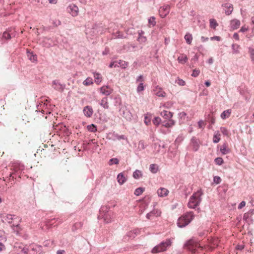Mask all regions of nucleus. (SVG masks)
Returning a JSON list of instances; mask_svg holds the SVG:
<instances>
[{"label":"nucleus","mask_w":254,"mask_h":254,"mask_svg":"<svg viewBox=\"0 0 254 254\" xmlns=\"http://www.w3.org/2000/svg\"><path fill=\"white\" fill-rule=\"evenodd\" d=\"M172 240L170 239H166L154 247L151 250V253L152 254H157L165 252L167 251L168 248L172 246Z\"/></svg>","instance_id":"obj_1"},{"label":"nucleus","mask_w":254,"mask_h":254,"mask_svg":"<svg viewBox=\"0 0 254 254\" xmlns=\"http://www.w3.org/2000/svg\"><path fill=\"white\" fill-rule=\"evenodd\" d=\"M194 215L192 212H188L178 219V226L181 228L185 227L192 221Z\"/></svg>","instance_id":"obj_2"},{"label":"nucleus","mask_w":254,"mask_h":254,"mask_svg":"<svg viewBox=\"0 0 254 254\" xmlns=\"http://www.w3.org/2000/svg\"><path fill=\"white\" fill-rule=\"evenodd\" d=\"M202 192L201 190H198L197 192L194 193L190 197L188 203V206L190 208H194L199 205L201 200V196Z\"/></svg>","instance_id":"obj_3"},{"label":"nucleus","mask_w":254,"mask_h":254,"mask_svg":"<svg viewBox=\"0 0 254 254\" xmlns=\"http://www.w3.org/2000/svg\"><path fill=\"white\" fill-rule=\"evenodd\" d=\"M185 247L194 254L198 253L199 250H202V247L200 246V245L192 239L190 240L185 244Z\"/></svg>","instance_id":"obj_4"},{"label":"nucleus","mask_w":254,"mask_h":254,"mask_svg":"<svg viewBox=\"0 0 254 254\" xmlns=\"http://www.w3.org/2000/svg\"><path fill=\"white\" fill-rule=\"evenodd\" d=\"M4 221L9 223H12L13 226H18L21 221V219L18 216L11 214H7L3 217Z\"/></svg>","instance_id":"obj_5"},{"label":"nucleus","mask_w":254,"mask_h":254,"mask_svg":"<svg viewBox=\"0 0 254 254\" xmlns=\"http://www.w3.org/2000/svg\"><path fill=\"white\" fill-rule=\"evenodd\" d=\"M170 6L168 4H165L161 6L159 9V13L162 18L165 17L169 13Z\"/></svg>","instance_id":"obj_6"},{"label":"nucleus","mask_w":254,"mask_h":254,"mask_svg":"<svg viewBox=\"0 0 254 254\" xmlns=\"http://www.w3.org/2000/svg\"><path fill=\"white\" fill-rule=\"evenodd\" d=\"M161 212L158 209H153L152 211L147 213L146 218L149 220H152L155 217H159L161 215Z\"/></svg>","instance_id":"obj_7"},{"label":"nucleus","mask_w":254,"mask_h":254,"mask_svg":"<svg viewBox=\"0 0 254 254\" xmlns=\"http://www.w3.org/2000/svg\"><path fill=\"white\" fill-rule=\"evenodd\" d=\"M98 90L100 91L102 94L105 95L106 96H109L113 92V89L109 86H103L99 88Z\"/></svg>","instance_id":"obj_8"},{"label":"nucleus","mask_w":254,"mask_h":254,"mask_svg":"<svg viewBox=\"0 0 254 254\" xmlns=\"http://www.w3.org/2000/svg\"><path fill=\"white\" fill-rule=\"evenodd\" d=\"M67 11L73 16L77 15L78 12V8L74 4H70L67 8Z\"/></svg>","instance_id":"obj_9"},{"label":"nucleus","mask_w":254,"mask_h":254,"mask_svg":"<svg viewBox=\"0 0 254 254\" xmlns=\"http://www.w3.org/2000/svg\"><path fill=\"white\" fill-rule=\"evenodd\" d=\"M222 6L224 7L225 13L227 15H230L233 11V5L231 3H226L223 4Z\"/></svg>","instance_id":"obj_10"},{"label":"nucleus","mask_w":254,"mask_h":254,"mask_svg":"<svg viewBox=\"0 0 254 254\" xmlns=\"http://www.w3.org/2000/svg\"><path fill=\"white\" fill-rule=\"evenodd\" d=\"M15 248H16V249H17V251L21 252L23 254H35L34 252H31V251H30L28 247L24 246L23 245H21L18 247L15 246Z\"/></svg>","instance_id":"obj_11"},{"label":"nucleus","mask_w":254,"mask_h":254,"mask_svg":"<svg viewBox=\"0 0 254 254\" xmlns=\"http://www.w3.org/2000/svg\"><path fill=\"white\" fill-rule=\"evenodd\" d=\"M154 94L158 97H164L166 96V93L163 90L162 88L158 85L156 86L153 89Z\"/></svg>","instance_id":"obj_12"},{"label":"nucleus","mask_w":254,"mask_h":254,"mask_svg":"<svg viewBox=\"0 0 254 254\" xmlns=\"http://www.w3.org/2000/svg\"><path fill=\"white\" fill-rule=\"evenodd\" d=\"M115 217V215L113 212H110L105 214L104 217V220L105 223H109L112 222Z\"/></svg>","instance_id":"obj_13"},{"label":"nucleus","mask_w":254,"mask_h":254,"mask_svg":"<svg viewBox=\"0 0 254 254\" xmlns=\"http://www.w3.org/2000/svg\"><path fill=\"white\" fill-rule=\"evenodd\" d=\"M83 113L86 117L90 118L93 114V110L91 107L87 106L84 108Z\"/></svg>","instance_id":"obj_14"},{"label":"nucleus","mask_w":254,"mask_h":254,"mask_svg":"<svg viewBox=\"0 0 254 254\" xmlns=\"http://www.w3.org/2000/svg\"><path fill=\"white\" fill-rule=\"evenodd\" d=\"M241 25V22L239 20L234 19L230 21V27L233 30L237 29Z\"/></svg>","instance_id":"obj_15"},{"label":"nucleus","mask_w":254,"mask_h":254,"mask_svg":"<svg viewBox=\"0 0 254 254\" xmlns=\"http://www.w3.org/2000/svg\"><path fill=\"white\" fill-rule=\"evenodd\" d=\"M160 115L166 120H172L173 114L170 112L164 110L161 112Z\"/></svg>","instance_id":"obj_16"},{"label":"nucleus","mask_w":254,"mask_h":254,"mask_svg":"<svg viewBox=\"0 0 254 254\" xmlns=\"http://www.w3.org/2000/svg\"><path fill=\"white\" fill-rule=\"evenodd\" d=\"M169 193V190L165 188H161L157 190V194L160 197H164L167 196Z\"/></svg>","instance_id":"obj_17"},{"label":"nucleus","mask_w":254,"mask_h":254,"mask_svg":"<svg viewBox=\"0 0 254 254\" xmlns=\"http://www.w3.org/2000/svg\"><path fill=\"white\" fill-rule=\"evenodd\" d=\"M93 76L94 77V80L95 82L97 84L99 85L101 83V82L102 81V76L101 75L100 73L96 72H94L93 73Z\"/></svg>","instance_id":"obj_18"},{"label":"nucleus","mask_w":254,"mask_h":254,"mask_svg":"<svg viewBox=\"0 0 254 254\" xmlns=\"http://www.w3.org/2000/svg\"><path fill=\"white\" fill-rule=\"evenodd\" d=\"M177 60L179 63L184 64L188 62V58L187 55L183 54L180 55Z\"/></svg>","instance_id":"obj_19"},{"label":"nucleus","mask_w":254,"mask_h":254,"mask_svg":"<svg viewBox=\"0 0 254 254\" xmlns=\"http://www.w3.org/2000/svg\"><path fill=\"white\" fill-rule=\"evenodd\" d=\"M175 124L173 120H169L168 122L164 121L162 123V126L165 127L169 128L172 127Z\"/></svg>","instance_id":"obj_20"},{"label":"nucleus","mask_w":254,"mask_h":254,"mask_svg":"<svg viewBox=\"0 0 254 254\" xmlns=\"http://www.w3.org/2000/svg\"><path fill=\"white\" fill-rule=\"evenodd\" d=\"M53 87L55 89L61 91H62L64 89V87L62 86V85L56 81H54L53 82Z\"/></svg>","instance_id":"obj_21"},{"label":"nucleus","mask_w":254,"mask_h":254,"mask_svg":"<svg viewBox=\"0 0 254 254\" xmlns=\"http://www.w3.org/2000/svg\"><path fill=\"white\" fill-rule=\"evenodd\" d=\"M117 180L120 185H122L126 181L127 179L123 173H120L118 175Z\"/></svg>","instance_id":"obj_22"},{"label":"nucleus","mask_w":254,"mask_h":254,"mask_svg":"<svg viewBox=\"0 0 254 254\" xmlns=\"http://www.w3.org/2000/svg\"><path fill=\"white\" fill-rule=\"evenodd\" d=\"M230 151L226 144H223L220 148V151L224 155L229 153Z\"/></svg>","instance_id":"obj_23"},{"label":"nucleus","mask_w":254,"mask_h":254,"mask_svg":"<svg viewBox=\"0 0 254 254\" xmlns=\"http://www.w3.org/2000/svg\"><path fill=\"white\" fill-rule=\"evenodd\" d=\"M101 106H102L104 109H108L109 105L108 102V99L106 97H104L102 99L100 103Z\"/></svg>","instance_id":"obj_24"},{"label":"nucleus","mask_w":254,"mask_h":254,"mask_svg":"<svg viewBox=\"0 0 254 254\" xmlns=\"http://www.w3.org/2000/svg\"><path fill=\"white\" fill-rule=\"evenodd\" d=\"M220 136L219 131L215 132L213 137V142L215 143H218L220 140Z\"/></svg>","instance_id":"obj_25"},{"label":"nucleus","mask_w":254,"mask_h":254,"mask_svg":"<svg viewBox=\"0 0 254 254\" xmlns=\"http://www.w3.org/2000/svg\"><path fill=\"white\" fill-rule=\"evenodd\" d=\"M231 113V111L230 110H225L221 114V118L223 120L228 118L230 117Z\"/></svg>","instance_id":"obj_26"},{"label":"nucleus","mask_w":254,"mask_h":254,"mask_svg":"<svg viewBox=\"0 0 254 254\" xmlns=\"http://www.w3.org/2000/svg\"><path fill=\"white\" fill-rule=\"evenodd\" d=\"M210 27L214 29H216V27L218 26V23L217 22L215 19L211 18L209 20Z\"/></svg>","instance_id":"obj_27"},{"label":"nucleus","mask_w":254,"mask_h":254,"mask_svg":"<svg viewBox=\"0 0 254 254\" xmlns=\"http://www.w3.org/2000/svg\"><path fill=\"white\" fill-rule=\"evenodd\" d=\"M185 39L187 44L190 45L192 40V36L190 33H187L185 36Z\"/></svg>","instance_id":"obj_28"},{"label":"nucleus","mask_w":254,"mask_h":254,"mask_svg":"<svg viewBox=\"0 0 254 254\" xmlns=\"http://www.w3.org/2000/svg\"><path fill=\"white\" fill-rule=\"evenodd\" d=\"M93 84V79L91 77H87L83 82V84L85 86H89Z\"/></svg>","instance_id":"obj_29"},{"label":"nucleus","mask_w":254,"mask_h":254,"mask_svg":"<svg viewBox=\"0 0 254 254\" xmlns=\"http://www.w3.org/2000/svg\"><path fill=\"white\" fill-rule=\"evenodd\" d=\"M150 170L152 173H156L158 171V166L156 164H151L150 165Z\"/></svg>","instance_id":"obj_30"},{"label":"nucleus","mask_w":254,"mask_h":254,"mask_svg":"<svg viewBox=\"0 0 254 254\" xmlns=\"http://www.w3.org/2000/svg\"><path fill=\"white\" fill-rule=\"evenodd\" d=\"M118 64L123 68H126L128 66V63L124 61L120 60L118 62Z\"/></svg>","instance_id":"obj_31"},{"label":"nucleus","mask_w":254,"mask_h":254,"mask_svg":"<svg viewBox=\"0 0 254 254\" xmlns=\"http://www.w3.org/2000/svg\"><path fill=\"white\" fill-rule=\"evenodd\" d=\"M248 52L250 54L251 61L254 64V49L251 47L249 48Z\"/></svg>","instance_id":"obj_32"},{"label":"nucleus","mask_w":254,"mask_h":254,"mask_svg":"<svg viewBox=\"0 0 254 254\" xmlns=\"http://www.w3.org/2000/svg\"><path fill=\"white\" fill-rule=\"evenodd\" d=\"M142 176L141 172L139 170H135L133 174V177L135 179H139Z\"/></svg>","instance_id":"obj_33"},{"label":"nucleus","mask_w":254,"mask_h":254,"mask_svg":"<svg viewBox=\"0 0 254 254\" xmlns=\"http://www.w3.org/2000/svg\"><path fill=\"white\" fill-rule=\"evenodd\" d=\"M87 129L93 132H95L97 131V127L94 124H91L87 127Z\"/></svg>","instance_id":"obj_34"},{"label":"nucleus","mask_w":254,"mask_h":254,"mask_svg":"<svg viewBox=\"0 0 254 254\" xmlns=\"http://www.w3.org/2000/svg\"><path fill=\"white\" fill-rule=\"evenodd\" d=\"M144 191V188H137L135 190L134 193L135 195L138 196V195H140L141 194H142Z\"/></svg>","instance_id":"obj_35"},{"label":"nucleus","mask_w":254,"mask_h":254,"mask_svg":"<svg viewBox=\"0 0 254 254\" xmlns=\"http://www.w3.org/2000/svg\"><path fill=\"white\" fill-rule=\"evenodd\" d=\"M144 90V86L143 85V83H140L137 87L136 91L138 93H140L141 91H143Z\"/></svg>","instance_id":"obj_36"},{"label":"nucleus","mask_w":254,"mask_h":254,"mask_svg":"<svg viewBox=\"0 0 254 254\" xmlns=\"http://www.w3.org/2000/svg\"><path fill=\"white\" fill-rule=\"evenodd\" d=\"M30 251L31 252H34L35 254L37 253L36 250L37 248H38V246L35 245H31L28 246Z\"/></svg>","instance_id":"obj_37"},{"label":"nucleus","mask_w":254,"mask_h":254,"mask_svg":"<svg viewBox=\"0 0 254 254\" xmlns=\"http://www.w3.org/2000/svg\"><path fill=\"white\" fill-rule=\"evenodd\" d=\"M148 23L153 26H155L156 24L155 18L153 16L150 17L148 19Z\"/></svg>","instance_id":"obj_38"},{"label":"nucleus","mask_w":254,"mask_h":254,"mask_svg":"<svg viewBox=\"0 0 254 254\" xmlns=\"http://www.w3.org/2000/svg\"><path fill=\"white\" fill-rule=\"evenodd\" d=\"M215 163L218 165H221L224 163L223 159L221 157H217L214 160Z\"/></svg>","instance_id":"obj_39"},{"label":"nucleus","mask_w":254,"mask_h":254,"mask_svg":"<svg viewBox=\"0 0 254 254\" xmlns=\"http://www.w3.org/2000/svg\"><path fill=\"white\" fill-rule=\"evenodd\" d=\"M161 119L159 117H155L153 120V123L156 126H158L161 122Z\"/></svg>","instance_id":"obj_40"},{"label":"nucleus","mask_w":254,"mask_h":254,"mask_svg":"<svg viewBox=\"0 0 254 254\" xmlns=\"http://www.w3.org/2000/svg\"><path fill=\"white\" fill-rule=\"evenodd\" d=\"M175 83L180 86H184L185 84V82L183 79L178 78L176 80Z\"/></svg>","instance_id":"obj_41"},{"label":"nucleus","mask_w":254,"mask_h":254,"mask_svg":"<svg viewBox=\"0 0 254 254\" xmlns=\"http://www.w3.org/2000/svg\"><path fill=\"white\" fill-rule=\"evenodd\" d=\"M213 182L216 184H219L221 182V179L219 176H215L213 178Z\"/></svg>","instance_id":"obj_42"},{"label":"nucleus","mask_w":254,"mask_h":254,"mask_svg":"<svg viewBox=\"0 0 254 254\" xmlns=\"http://www.w3.org/2000/svg\"><path fill=\"white\" fill-rule=\"evenodd\" d=\"M200 73V70L198 69H194L191 74L193 77H197Z\"/></svg>","instance_id":"obj_43"},{"label":"nucleus","mask_w":254,"mask_h":254,"mask_svg":"<svg viewBox=\"0 0 254 254\" xmlns=\"http://www.w3.org/2000/svg\"><path fill=\"white\" fill-rule=\"evenodd\" d=\"M3 37L5 39H9L11 38L10 34L8 32L5 31L3 33Z\"/></svg>","instance_id":"obj_44"},{"label":"nucleus","mask_w":254,"mask_h":254,"mask_svg":"<svg viewBox=\"0 0 254 254\" xmlns=\"http://www.w3.org/2000/svg\"><path fill=\"white\" fill-rule=\"evenodd\" d=\"M144 78H143V75H139V76H138L136 79V82L137 83L139 82V83H143V82L144 81Z\"/></svg>","instance_id":"obj_45"},{"label":"nucleus","mask_w":254,"mask_h":254,"mask_svg":"<svg viewBox=\"0 0 254 254\" xmlns=\"http://www.w3.org/2000/svg\"><path fill=\"white\" fill-rule=\"evenodd\" d=\"M110 165H112L113 164H118L119 161L117 158H112L110 160Z\"/></svg>","instance_id":"obj_46"},{"label":"nucleus","mask_w":254,"mask_h":254,"mask_svg":"<svg viewBox=\"0 0 254 254\" xmlns=\"http://www.w3.org/2000/svg\"><path fill=\"white\" fill-rule=\"evenodd\" d=\"M220 130H221V132L224 135H228V131L227 129V128H226L225 127H222L220 128Z\"/></svg>","instance_id":"obj_47"},{"label":"nucleus","mask_w":254,"mask_h":254,"mask_svg":"<svg viewBox=\"0 0 254 254\" xmlns=\"http://www.w3.org/2000/svg\"><path fill=\"white\" fill-rule=\"evenodd\" d=\"M249 29V27L248 26H246V25H244V26H243L240 30V32H245L246 31H247Z\"/></svg>","instance_id":"obj_48"},{"label":"nucleus","mask_w":254,"mask_h":254,"mask_svg":"<svg viewBox=\"0 0 254 254\" xmlns=\"http://www.w3.org/2000/svg\"><path fill=\"white\" fill-rule=\"evenodd\" d=\"M118 64V61L112 62L109 65V67L110 68H112L113 67H116V66L119 67V65Z\"/></svg>","instance_id":"obj_49"},{"label":"nucleus","mask_w":254,"mask_h":254,"mask_svg":"<svg viewBox=\"0 0 254 254\" xmlns=\"http://www.w3.org/2000/svg\"><path fill=\"white\" fill-rule=\"evenodd\" d=\"M138 147L140 149H143L145 148V145L143 141H140L138 143Z\"/></svg>","instance_id":"obj_50"},{"label":"nucleus","mask_w":254,"mask_h":254,"mask_svg":"<svg viewBox=\"0 0 254 254\" xmlns=\"http://www.w3.org/2000/svg\"><path fill=\"white\" fill-rule=\"evenodd\" d=\"M37 57L35 55H33L32 53H30V56L29 57V60L31 61H36Z\"/></svg>","instance_id":"obj_51"},{"label":"nucleus","mask_w":254,"mask_h":254,"mask_svg":"<svg viewBox=\"0 0 254 254\" xmlns=\"http://www.w3.org/2000/svg\"><path fill=\"white\" fill-rule=\"evenodd\" d=\"M53 220L54 219L49 220L46 222V225L48 227H50L54 224Z\"/></svg>","instance_id":"obj_52"},{"label":"nucleus","mask_w":254,"mask_h":254,"mask_svg":"<svg viewBox=\"0 0 254 254\" xmlns=\"http://www.w3.org/2000/svg\"><path fill=\"white\" fill-rule=\"evenodd\" d=\"M198 127L200 128H203L205 126V123L203 121H200L198 123Z\"/></svg>","instance_id":"obj_53"},{"label":"nucleus","mask_w":254,"mask_h":254,"mask_svg":"<svg viewBox=\"0 0 254 254\" xmlns=\"http://www.w3.org/2000/svg\"><path fill=\"white\" fill-rule=\"evenodd\" d=\"M210 40L211 41L216 40V41H219L221 40V37L220 36H215L211 37L210 38Z\"/></svg>","instance_id":"obj_54"},{"label":"nucleus","mask_w":254,"mask_h":254,"mask_svg":"<svg viewBox=\"0 0 254 254\" xmlns=\"http://www.w3.org/2000/svg\"><path fill=\"white\" fill-rule=\"evenodd\" d=\"M246 205V202L245 201H242L239 205L238 208L242 209Z\"/></svg>","instance_id":"obj_55"},{"label":"nucleus","mask_w":254,"mask_h":254,"mask_svg":"<svg viewBox=\"0 0 254 254\" xmlns=\"http://www.w3.org/2000/svg\"><path fill=\"white\" fill-rule=\"evenodd\" d=\"M233 38L236 40H239V36L237 33H235L234 34Z\"/></svg>","instance_id":"obj_56"},{"label":"nucleus","mask_w":254,"mask_h":254,"mask_svg":"<svg viewBox=\"0 0 254 254\" xmlns=\"http://www.w3.org/2000/svg\"><path fill=\"white\" fill-rule=\"evenodd\" d=\"M208 39H209L208 37H205L204 36H202L201 37V41L202 42H205L207 41L208 40Z\"/></svg>","instance_id":"obj_57"},{"label":"nucleus","mask_w":254,"mask_h":254,"mask_svg":"<svg viewBox=\"0 0 254 254\" xmlns=\"http://www.w3.org/2000/svg\"><path fill=\"white\" fill-rule=\"evenodd\" d=\"M144 123L146 125H148L150 123V120L148 119V118L146 116L144 118Z\"/></svg>","instance_id":"obj_58"},{"label":"nucleus","mask_w":254,"mask_h":254,"mask_svg":"<svg viewBox=\"0 0 254 254\" xmlns=\"http://www.w3.org/2000/svg\"><path fill=\"white\" fill-rule=\"evenodd\" d=\"M49 2L51 4H56L57 3L58 0H48Z\"/></svg>","instance_id":"obj_59"},{"label":"nucleus","mask_w":254,"mask_h":254,"mask_svg":"<svg viewBox=\"0 0 254 254\" xmlns=\"http://www.w3.org/2000/svg\"><path fill=\"white\" fill-rule=\"evenodd\" d=\"M4 245L1 243H0V251H2L4 249Z\"/></svg>","instance_id":"obj_60"},{"label":"nucleus","mask_w":254,"mask_h":254,"mask_svg":"<svg viewBox=\"0 0 254 254\" xmlns=\"http://www.w3.org/2000/svg\"><path fill=\"white\" fill-rule=\"evenodd\" d=\"M205 85L207 86V87H209L210 86L211 83H210V82L209 81H206L205 83Z\"/></svg>","instance_id":"obj_61"},{"label":"nucleus","mask_w":254,"mask_h":254,"mask_svg":"<svg viewBox=\"0 0 254 254\" xmlns=\"http://www.w3.org/2000/svg\"><path fill=\"white\" fill-rule=\"evenodd\" d=\"M118 139H125V136L122 135H121V136H119L118 137Z\"/></svg>","instance_id":"obj_62"},{"label":"nucleus","mask_w":254,"mask_h":254,"mask_svg":"<svg viewBox=\"0 0 254 254\" xmlns=\"http://www.w3.org/2000/svg\"><path fill=\"white\" fill-rule=\"evenodd\" d=\"M180 115L181 116V117H183L184 116H185L186 115V114L185 112H182L180 114Z\"/></svg>","instance_id":"obj_63"},{"label":"nucleus","mask_w":254,"mask_h":254,"mask_svg":"<svg viewBox=\"0 0 254 254\" xmlns=\"http://www.w3.org/2000/svg\"><path fill=\"white\" fill-rule=\"evenodd\" d=\"M251 21H252V23L254 24V16H253L251 18Z\"/></svg>","instance_id":"obj_64"}]
</instances>
